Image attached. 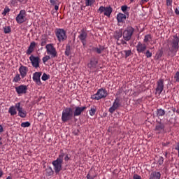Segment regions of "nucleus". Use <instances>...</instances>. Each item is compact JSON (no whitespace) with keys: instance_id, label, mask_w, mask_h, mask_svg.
<instances>
[{"instance_id":"obj_45","label":"nucleus","mask_w":179,"mask_h":179,"mask_svg":"<svg viewBox=\"0 0 179 179\" xmlns=\"http://www.w3.org/2000/svg\"><path fill=\"white\" fill-rule=\"evenodd\" d=\"M94 178H96V176H91L90 173H88L87 175V179H94Z\"/></svg>"},{"instance_id":"obj_16","label":"nucleus","mask_w":179,"mask_h":179,"mask_svg":"<svg viewBox=\"0 0 179 179\" xmlns=\"http://www.w3.org/2000/svg\"><path fill=\"white\" fill-rule=\"evenodd\" d=\"M87 109L86 106H75L74 110L73 111V117H78L80 116L82 113H83Z\"/></svg>"},{"instance_id":"obj_59","label":"nucleus","mask_w":179,"mask_h":179,"mask_svg":"<svg viewBox=\"0 0 179 179\" xmlns=\"http://www.w3.org/2000/svg\"><path fill=\"white\" fill-rule=\"evenodd\" d=\"M6 179H12L11 176H8Z\"/></svg>"},{"instance_id":"obj_42","label":"nucleus","mask_w":179,"mask_h":179,"mask_svg":"<svg viewBox=\"0 0 179 179\" xmlns=\"http://www.w3.org/2000/svg\"><path fill=\"white\" fill-rule=\"evenodd\" d=\"M45 44H47V39L46 38H42L41 39V47H44V45H45Z\"/></svg>"},{"instance_id":"obj_57","label":"nucleus","mask_w":179,"mask_h":179,"mask_svg":"<svg viewBox=\"0 0 179 179\" xmlns=\"http://www.w3.org/2000/svg\"><path fill=\"white\" fill-rule=\"evenodd\" d=\"M18 2H20V3H23V2H26V0H17Z\"/></svg>"},{"instance_id":"obj_5","label":"nucleus","mask_w":179,"mask_h":179,"mask_svg":"<svg viewBox=\"0 0 179 179\" xmlns=\"http://www.w3.org/2000/svg\"><path fill=\"white\" fill-rule=\"evenodd\" d=\"M108 94L107 90L104 88H100L97 90L96 93L92 96L91 99L93 100L99 101L102 99H106Z\"/></svg>"},{"instance_id":"obj_29","label":"nucleus","mask_w":179,"mask_h":179,"mask_svg":"<svg viewBox=\"0 0 179 179\" xmlns=\"http://www.w3.org/2000/svg\"><path fill=\"white\" fill-rule=\"evenodd\" d=\"M65 55L69 57L71 55V45H67L66 46Z\"/></svg>"},{"instance_id":"obj_52","label":"nucleus","mask_w":179,"mask_h":179,"mask_svg":"<svg viewBox=\"0 0 179 179\" xmlns=\"http://www.w3.org/2000/svg\"><path fill=\"white\" fill-rule=\"evenodd\" d=\"M3 132V127L2 125L0 124V134H1Z\"/></svg>"},{"instance_id":"obj_14","label":"nucleus","mask_w":179,"mask_h":179,"mask_svg":"<svg viewBox=\"0 0 179 179\" xmlns=\"http://www.w3.org/2000/svg\"><path fill=\"white\" fill-rule=\"evenodd\" d=\"M15 92L19 96L26 94L27 93V85H20L17 87H15Z\"/></svg>"},{"instance_id":"obj_8","label":"nucleus","mask_w":179,"mask_h":179,"mask_svg":"<svg viewBox=\"0 0 179 179\" xmlns=\"http://www.w3.org/2000/svg\"><path fill=\"white\" fill-rule=\"evenodd\" d=\"M27 13H26V10H21L19 13V14L16 16L15 20L18 24H22V23H24L27 20Z\"/></svg>"},{"instance_id":"obj_13","label":"nucleus","mask_w":179,"mask_h":179,"mask_svg":"<svg viewBox=\"0 0 179 179\" xmlns=\"http://www.w3.org/2000/svg\"><path fill=\"white\" fill-rule=\"evenodd\" d=\"M98 10L100 13H103V12L104 15L107 16L108 17H110V16L113 12V9L110 6L103 7L101 6L99 7Z\"/></svg>"},{"instance_id":"obj_30","label":"nucleus","mask_w":179,"mask_h":179,"mask_svg":"<svg viewBox=\"0 0 179 179\" xmlns=\"http://www.w3.org/2000/svg\"><path fill=\"white\" fill-rule=\"evenodd\" d=\"M31 126V124L29 122H24L21 123L22 128H29Z\"/></svg>"},{"instance_id":"obj_3","label":"nucleus","mask_w":179,"mask_h":179,"mask_svg":"<svg viewBox=\"0 0 179 179\" xmlns=\"http://www.w3.org/2000/svg\"><path fill=\"white\" fill-rule=\"evenodd\" d=\"M64 157H65V153L64 150H60V153L57 158V159L52 162L53 166V169L56 174L59 173L62 171V164H64Z\"/></svg>"},{"instance_id":"obj_58","label":"nucleus","mask_w":179,"mask_h":179,"mask_svg":"<svg viewBox=\"0 0 179 179\" xmlns=\"http://www.w3.org/2000/svg\"><path fill=\"white\" fill-rule=\"evenodd\" d=\"M2 138H0V146L3 145V143L1 142Z\"/></svg>"},{"instance_id":"obj_53","label":"nucleus","mask_w":179,"mask_h":179,"mask_svg":"<svg viewBox=\"0 0 179 179\" xmlns=\"http://www.w3.org/2000/svg\"><path fill=\"white\" fill-rule=\"evenodd\" d=\"M3 176V171L1 169H0V178Z\"/></svg>"},{"instance_id":"obj_22","label":"nucleus","mask_w":179,"mask_h":179,"mask_svg":"<svg viewBox=\"0 0 179 179\" xmlns=\"http://www.w3.org/2000/svg\"><path fill=\"white\" fill-rule=\"evenodd\" d=\"M36 48V42L33 41L30 43L29 46L28 47V49L26 52L27 55H31V53L34 51V49Z\"/></svg>"},{"instance_id":"obj_28","label":"nucleus","mask_w":179,"mask_h":179,"mask_svg":"<svg viewBox=\"0 0 179 179\" xmlns=\"http://www.w3.org/2000/svg\"><path fill=\"white\" fill-rule=\"evenodd\" d=\"M21 80H22V78H20V74L17 73L14 77L13 82L15 83H17L20 82Z\"/></svg>"},{"instance_id":"obj_37","label":"nucleus","mask_w":179,"mask_h":179,"mask_svg":"<svg viewBox=\"0 0 179 179\" xmlns=\"http://www.w3.org/2000/svg\"><path fill=\"white\" fill-rule=\"evenodd\" d=\"M94 0H85V6H91L92 3H94Z\"/></svg>"},{"instance_id":"obj_10","label":"nucleus","mask_w":179,"mask_h":179,"mask_svg":"<svg viewBox=\"0 0 179 179\" xmlns=\"http://www.w3.org/2000/svg\"><path fill=\"white\" fill-rule=\"evenodd\" d=\"M78 38L81 41L84 48L86 47L87 44V33L85 29H82L79 32H78Z\"/></svg>"},{"instance_id":"obj_38","label":"nucleus","mask_w":179,"mask_h":179,"mask_svg":"<svg viewBox=\"0 0 179 179\" xmlns=\"http://www.w3.org/2000/svg\"><path fill=\"white\" fill-rule=\"evenodd\" d=\"M124 53L125 54V58L127 59L131 56V51L130 50H124Z\"/></svg>"},{"instance_id":"obj_19","label":"nucleus","mask_w":179,"mask_h":179,"mask_svg":"<svg viewBox=\"0 0 179 179\" xmlns=\"http://www.w3.org/2000/svg\"><path fill=\"white\" fill-rule=\"evenodd\" d=\"M136 51L138 54H141V53L144 54V52L147 48V46L145 43L138 42L136 46Z\"/></svg>"},{"instance_id":"obj_27","label":"nucleus","mask_w":179,"mask_h":179,"mask_svg":"<svg viewBox=\"0 0 179 179\" xmlns=\"http://www.w3.org/2000/svg\"><path fill=\"white\" fill-rule=\"evenodd\" d=\"M152 40V36L150 34H147L145 36L143 42L144 43H150Z\"/></svg>"},{"instance_id":"obj_43","label":"nucleus","mask_w":179,"mask_h":179,"mask_svg":"<svg viewBox=\"0 0 179 179\" xmlns=\"http://www.w3.org/2000/svg\"><path fill=\"white\" fill-rule=\"evenodd\" d=\"M64 161L65 162H69V160H71V157H69V155L68 154H64Z\"/></svg>"},{"instance_id":"obj_7","label":"nucleus","mask_w":179,"mask_h":179,"mask_svg":"<svg viewBox=\"0 0 179 179\" xmlns=\"http://www.w3.org/2000/svg\"><path fill=\"white\" fill-rule=\"evenodd\" d=\"M135 29L131 26H127L122 33V36L125 41H129L132 36L134 34Z\"/></svg>"},{"instance_id":"obj_31","label":"nucleus","mask_w":179,"mask_h":179,"mask_svg":"<svg viewBox=\"0 0 179 179\" xmlns=\"http://www.w3.org/2000/svg\"><path fill=\"white\" fill-rule=\"evenodd\" d=\"M3 31H4L5 34H9L12 31L11 27L10 26L4 27Z\"/></svg>"},{"instance_id":"obj_35","label":"nucleus","mask_w":179,"mask_h":179,"mask_svg":"<svg viewBox=\"0 0 179 179\" xmlns=\"http://www.w3.org/2000/svg\"><path fill=\"white\" fill-rule=\"evenodd\" d=\"M41 80L44 82L50 80V76L47 75V73H44L41 77Z\"/></svg>"},{"instance_id":"obj_54","label":"nucleus","mask_w":179,"mask_h":179,"mask_svg":"<svg viewBox=\"0 0 179 179\" xmlns=\"http://www.w3.org/2000/svg\"><path fill=\"white\" fill-rule=\"evenodd\" d=\"M175 13H176L177 15H179V7H178V8H176L175 10Z\"/></svg>"},{"instance_id":"obj_47","label":"nucleus","mask_w":179,"mask_h":179,"mask_svg":"<svg viewBox=\"0 0 179 179\" xmlns=\"http://www.w3.org/2000/svg\"><path fill=\"white\" fill-rule=\"evenodd\" d=\"M163 162H164V158L162 157H160L159 159V165H162L163 164Z\"/></svg>"},{"instance_id":"obj_26","label":"nucleus","mask_w":179,"mask_h":179,"mask_svg":"<svg viewBox=\"0 0 179 179\" xmlns=\"http://www.w3.org/2000/svg\"><path fill=\"white\" fill-rule=\"evenodd\" d=\"M166 111L164 109L159 108L157 110V117H160L164 116Z\"/></svg>"},{"instance_id":"obj_12","label":"nucleus","mask_w":179,"mask_h":179,"mask_svg":"<svg viewBox=\"0 0 179 179\" xmlns=\"http://www.w3.org/2000/svg\"><path fill=\"white\" fill-rule=\"evenodd\" d=\"M164 88V79H159L157 83V88H156V92H155V94H158L159 96H160V94H162V92H163Z\"/></svg>"},{"instance_id":"obj_46","label":"nucleus","mask_w":179,"mask_h":179,"mask_svg":"<svg viewBox=\"0 0 179 179\" xmlns=\"http://www.w3.org/2000/svg\"><path fill=\"white\" fill-rule=\"evenodd\" d=\"M172 2H173L172 0H166V5H167L168 6H171Z\"/></svg>"},{"instance_id":"obj_4","label":"nucleus","mask_w":179,"mask_h":179,"mask_svg":"<svg viewBox=\"0 0 179 179\" xmlns=\"http://www.w3.org/2000/svg\"><path fill=\"white\" fill-rule=\"evenodd\" d=\"M73 117V110L72 108H65L62 113V121L63 123H66L71 120Z\"/></svg>"},{"instance_id":"obj_33","label":"nucleus","mask_w":179,"mask_h":179,"mask_svg":"<svg viewBox=\"0 0 179 179\" xmlns=\"http://www.w3.org/2000/svg\"><path fill=\"white\" fill-rule=\"evenodd\" d=\"M96 109L94 107H92L89 110V114L91 117H93L96 114Z\"/></svg>"},{"instance_id":"obj_15","label":"nucleus","mask_w":179,"mask_h":179,"mask_svg":"<svg viewBox=\"0 0 179 179\" xmlns=\"http://www.w3.org/2000/svg\"><path fill=\"white\" fill-rule=\"evenodd\" d=\"M42 74L43 73L41 72H35L33 74L32 80L38 86H41L43 85L41 80Z\"/></svg>"},{"instance_id":"obj_51","label":"nucleus","mask_w":179,"mask_h":179,"mask_svg":"<svg viewBox=\"0 0 179 179\" xmlns=\"http://www.w3.org/2000/svg\"><path fill=\"white\" fill-rule=\"evenodd\" d=\"M149 0H141V5H143V3H146V2H148Z\"/></svg>"},{"instance_id":"obj_25","label":"nucleus","mask_w":179,"mask_h":179,"mask_svg":"<svg viewBox=\"0 0 179 179\" xmlns=\"http://www.w3.org/2000/svg\"><path fill=\"white\" fill-rule=\"evenodd\" d=\"M161 178V173L159 172H153L151 173L149 179H160Z\"/></svg>"},{"instance_id":"obj_32","label":"nucleus","mask_w":179,"mask_h":179,"mask_svg":"<svg viewBox=\"0 0 179 179\" xmlns=\"http://www.w3.org/2000/svg\"><path fill=\"white\" fill-rule=\"evenodd\" d=\"M122 34H123V33H122L121 31H116L115 35V39L119 40L120 38H121Z\"/></svg>"},{"instance_id":"obj_39","label":"nucleus","mask_w":179,"mask_h":179,"mask_svg":"<svg viewBox=\"0 0 179 179\" xmlns=\"http://www.w3.org/2000/svg\"><path fill=\"white\" fill-rule=\"evenodd\" d=\"M127 6L124 5V6H122L121 7V10H122V12L125 14V15H128V13H127Z\"/></svg>"},{"instance_id":"obj_23","label":"nucleus","mask_w":179,"mask_h":179,"mask_svg":"<svg viewBox=\"0 0 179 179\" xmlns=\"http://www.w3.org/2000/svg\"><path fill=\"white\" fill-rule=\"evenodd\" d=\"M92 50L94 53H96L97 55H101L102 54L105 48L103 45H99V47H93Z\"/></svg>"},{"instance_id":"obj_48","label":"nucleus","mask_w":179,"mask_h":179,"mask_svg":"<svg viewBox=\"0 0 179 179\" xmlns=\"http://www.w3.org/2000/svg\"><path fill=\"white\" fill-rule=\"evenodd\" d=\"M51 5H57V0H50Z\"/></svg>"},{"instance_id":"obj_21","label":"nucleus","mask_w":179,"mask_h":179,"mask_svg":"<svg viewBox=\"0 0 179 179\" xmlns=\"http://www.w3.org/2000/svg\"><path fill=\"white\" fill-rule=\"evenodd\" d=\"M98 64V60L96 58H92L90 59V63H88L87 66L90 70H94L96 69Z\"/></svg>"},{"instance_id":"obj_9","label":"nucleus","mask_w":179,"mask_h":179,"mask_svg":"<svg viewBox=\"0 0 179 179\" xmlns=\"http://www.w3.org/2000/svg\"><path fill=\"white\" fill-rule=\"evenodd\" d=\"M46 52L48 55H50L52 58H55L58 57V53L57 52V49L54 47L52 44H48L45 46Z\"/></svg>"},{"instance_id":"obj_6","label":"nucleus","mask_w":179,"mask_h":179,"mask_svg":"<svg viewBox=\"0 0 179 179\" xmlns=\"http://www.w3.org/2000/svg\"><path fill=\"white\" fill-rule=\"evenodd\" d=\"M55 33L59 43H62L63 41H65L66 38H68L66 31H65L64 29L57 28L55 29Z\"/></svg>"},{"instance_id":"obj_18","label":"nucleus","mask_w":179,"mask_h":179,"mask_svg":"<svg viewBox=\"0 0 179 179\" xmlns=\"http://www.w3.org/2000/svg\"><path fill=\"white\" fill-rule=\"evenodd\" d=\"M120 106V99L116 98L113 103V106L109 108L108 111L113 114Z\"/></svg>"},{"instance_id":"obj_56","label":"nucleus","mask_w":179,"mask_h":179,"mask_svg":"<svg viewBox=\"0 0 179 179\" xmlns=\"http://www.w3.org/2000/svg\"><path fill=\"white\" fill-rule=\"evenodd\" d=\"M162 57V52H160V53H159L158 55V57L161 58Z\"/></svg>"},{"instance_id":"obj_40","label":"nucleus","mask_w":179,"mask_h":179,"mask_svg":"<svg viewBox=\"0 0 179 179\" xmlns=\"http://www.w3.org/2000/svg\"><path fill=\"white\" fill-rule=\"evenodd\" d=\"M174 79L176 80V83H179V71H177L175 74Z\"/></svg>"},{"instance_id":"obj_2","label":"nucleus","mask_w":179,"mask_h":179,"mask_svg":"<svg viewBox=\"0 0 179 179\" xmlns=\"http://www.w3.org/2000/svg\"><path fill=\"white\" fill-rule=\"evenodd\" d=\"M169 52L168 55L171 57H174L176 56L177 52L179 50V38L177 34L173 36L171 40L169 43Z\"/></svg>"},{"instance_id":"obj_24","label":"nucleus","mask_w":179,"mask_h":179,"mask_svg":"<svg viewBox=\"0 0 179 179\" xmlns=\"http://www.w3.org/2000/svg\"><path fill=\"white\" fill-rule=\"evenodd\" d=\"M126 15L127 14H123L121 13L117 15V20L118 23H122L126 20Z\"/></svg>"},{"instance_id":"obj_1","label":"nucleus","mask_w":179,"mask_h":179,"mask_svg":"<svg viewBox=\"0 0 179 179\" xmlns=\"http://www.w3.org/2000/svg\"><path fill=\"white\" fill-rule=\"evenodd\" d=\"M17 111L18 112V116L21 118H26L27 116V112L23 108V107L21 106L20 102L15 103V106H10L8 109V113L11 116L16 115L17 114Z\"/></svg>"},{"instance_id":"obj_49","label":"nucleus","mask_w":179,"mask_h":179,"mask_svg":"<svg viewBox=\"0 0 179 179\" xmlns=\"http://www.w3.org/2000/svg\"><path fill=\"white\" fill-rule=\"evenodd\" d=\"M120 41H121V44H122V45H124L125 44H127V41H125L124 39H122Z\"/></svg>"},{"instance_id":"obj_60","label":"nucleus","mask_w":179,"mask_h":179,"mask_svg":"<svg viewBox=\"0 0 179 179\" xmlns=\"http://www.w3.org/2000/svg\"><path fill=\"white\" fill-rule=\"evenodd\" d=\"M103 179H106V178H103Z\"/></svg>"},{"instance_id":"obj_36","label":"nucleus","mask_w":179,"mask_h":179,"mask_svg":"<svg viewBox=\"0 0 179 179\" xmlns=\"http://www.w3.org/2000/svg\"><path fill=\"white\" fill-rule=\"evenodd\" d=\"M50 59H51V57L50 55H45L43 57L42 61L43 64H45V63H47Z\"/></svg>"},{"instance_id":"obj_17","label":"nucleus","mask_w":179,"mask_h":179,"mask_svg":"<svg viewBox=\"0 0 179 179\" xmlns=\"http://www.w3.org/2000/svg\"><path fill=\"white\" fill-rule=\"evenodd\" d=\"M18 71L20 72V76H21V78L24 79V78L27 76V72H29V68H27V66H24L22 65L21 66H20Z\"/></svg>"},{"instance_id":"obj_44","label":"nucleus","mask_w":179,"mask_h":179,"mask_svg":"<svg viewBox=\"0 0 179 179\" xmlns=\"http://www.w3.org/2000/svg\"><path fill=\"white\" fill-rule=\"evenodd\" d=\"M133 179H141V176L138 174H134L133 176Z\"/></svg>"},{"instance_id":"obj_11","label":"nucleus","mask_w":179,"mask_h":179,"mask_svg":"<svg viewBox=\"0 0 179 179\" xmlns=\"http://www.w3.org/2000/svg\"><path fill=\"white\" fill-rule=\"evenodd\" d=\"M29 61L31 62V64L32 66L35 69L40 68V62H41V59L38 57H34V55H31L29 57Z\"/></svg>"},{"instance_id":"obj_55","label":"nucleus","mask_w":179,"mask_h":179,"mask_svg":"<svg viewBox=\"0 0 179 179\" xmlns=\"http://www.w3.org/2000/svg\"><path fill=\"white\" fill-rule=\"evenodd\" d=\"M55 9L56 10H58V9H59V6L55 5Z\"/></svg>"},{"instance_id":"obj_20","label":"nucleus","mask_w":179,"mask_h":179,"mask_svg":"<svg viewBox=\"0 0 179 179\" xmlns=\"http://www.w3.org/2000/svg\"><path fill=\"white\" fill-rule=\"evenodd\" d=\"M155 131L157 134H164L165 131V125L164 123L159 122L155 127Z\"/></svg>"},{"instance_id":"obj_41","label":"nucleus","mask_w":179,"mask_h":179,"mask_svg":"<svg viewBox=\"0 0 179 179\" xmlns=\"http://www.w3.org/2000/svg\"><path fill=\"white\" fill-rule=\"evenodd\" d=\"M145 56L147 59L151 58L152 57V52H150V50H147L145 52Z\"/></svg>"},{"instance_id":"obj_50","label":"nucleus","mask_w":179,"mask_h":179,"mask_svg":"<svg viewBox=\"0 0 179 179\" xmlns=\"http://www.w3.org/2000/svg\"><path fill=\"white\" fill-rule=\"evenodd\" d=\"M176 150L178 151V155L179 157V143L177 144V146L176 147Z\"/></svg>"},{"instance_id":"obj_34","label":"nucleus","mask_w":179,"mask_h":179,"mask_svg":"<svg viewBox=\"0 0 179 179\" xmlns=\"http://www.w3.org/2000/svg\"><path fill=\"white\" fill-rule=\"evenodd\" d=\"M10 12V8L8 6L5 7L3 11L2 12V15L3 16H6L7 13H9Z\"/></svg>"}]
</instances>
